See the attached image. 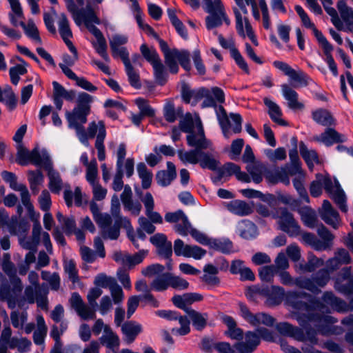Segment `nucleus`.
I'll return each instance as SVG.
<instances>
[{"mask_svg":"<svg viewBox=\"0 0 353 353\" xmlns=\"http://www.w3.org/2000/svg\"><path fill=\"white\" fill-rule=\"evenodd\" d=\"M249 290L254 294L267 297L265 303L268 306L278 305L285 298L287 303L292 308L305 312L308 321L316 323L318 330L323 334H327L323 328L324 325H332L337 322L335 318L330 315L315 313L316 311H323L325 307L319 299L307 292L290 291L285 293L284 288L278 285H272L270 288L253 286Z\"/></svg>","mask_w":353,"mask_h":353,"instance_id":"obj_1","label":"nucleus"},{"mask_svg":"<svg viewBox=\"0 0 353 353\" xmlns=\"http://www.w3.org/2000/svg\"><path fill=\"white\" fill-rule=\"evenodd\" d=\"M30 219L33 222L32 236L26 237L22 236L19 239V245L25 250L35 252L40 243L41 236L43 243L47 251L51 253L52 245L50 241V234L47 232H42V228L39 222V214H36L32 207V210H27Z\"/></svg>","mask_w":353,"mask_h":353,"instance_id":"obj_2","label":"nucleus"},{"mask_svg":"<svg viewBox=\"0 0 353 353\" xmlns=\"http://www.w3.org/2000/svg\"><path fill=\"white\" fill-rule=\"evenodd\" d=\"M102 293L103 291L99 288H91L87 294L88 304H85L79 293L74 292L71 296L70 303L81 319L84 321L93 320L96 319V311L98 306L97 299L101 296Z\"/></svg>","mask_w":353,"mask_h":353,"instance_id":"obj_3","label":"nucleus"},{"mask_svg":"<svg viewBox=\"0 0 353 353\" xmlns=\"http://www.w3.org/2000/svg\"><path fill=\"white\" fill-rule=\"evenodd\" d=\"M77 134L78 139L85 145H88V139L96 137L94 147L97 150L98 159L100 161L105 159L104 141L106 137V128L103 121H92L88 124L87 130L83 127Z\"/></svg>","mask_w":353,"mask_h":353,"instance_id":"obj_4","label":"nucleus"},{"mask_svg":"<svg viewBox=\"0 0 353 353\" xmlns=\"http://www.w3.org/2000/svg\"><path fill=\"white\" fill-rule=\"evenodd\" d=\"M44 169L48 172L49 178L48 188L54 194H59L64 188L63 197L68 207L72 205V192L70 185L68 183L63 184L60 174L53 168L52 161L50 157L44 159Z\"/></svg>","mask_w":353,"mask_h":353,"instance_id":"obj_5","label":"nucleus"},{"mask_svg":"<svg viewBox=\"0 0 353 353\" xmlns=\"http://www.w3.org/2000/svg\"><path fill=\"white\" fill-rule=\"evenodd\" d=\"M330 280V272L326 268H322L310 277L299 276L295 279V285L307 290L313 294L321 292L320 288H324Z\"/></svg>","mask_w":353,"mask_h":353,"instance_id":"obj_6","label":"nucleus"},{"mask_svg":"<svg viewBox=\"0 0 353 353\" xmlns=\"http://www.w3.org/2000/svg\"><path fill=\"white\" fill-rule=\"evenodd\" d=\"M141 200L144 205L145 215L149 220L146 217L141 216L138 222L143 230L152 234L156 229L153 223H162L163 218L159 212L154 211V201L151 193L147 192Z\"/></svg>","mask_w":353,"mask_h":353,"instance_id":"obj_7","label":"nucleus"},{"mask_svg":"<svg viewBox=\"0 0 353 353\" xmlns=\"http://www.w3.org/2000/svg\"><path fill=\"white\" fill-rule=\"evenodd\" d=\"M140 51L144 59L152 65L157 83L163 85L167 81L168 74L157 50L149 48L143 43L140 47Z\"/></svg>","mask_w":353,"mask_h":353,"instance_id":"obj_8","label":"nucleus"},{"mask_svg":"<svg viewBox=\"0 0 353 353\" xmlns=\"http://www.w3.org/2000/svg\"><path fill=\"white\" fill-rule=\"evenodd\" d=\"M279 229L285 232L291 237H296L301 234V228L293 214L286 208H280L277 210Z\"/></svg>","mask_w":353,"mask_h":353,"instance_id":"obj_9","label":"nucleus"},{"mask_svg":"<svg viewBox=\"0 0 353 353\" xmlns=\"http://www.w3.org/2000/svg\"><path fill=\"white\" fill-rule=\"evenodd\" d=\"M12 288L7 285H2L0 288V299L8 302L9 308L15 307L23 290V283L21 279L16 274L10 277Z\"/></svg>","mask_w":353,"mask_h":353,"instance_id":"obj_10","label":"nucleus"},{"mask_svg":"<svg viewBox=\"0 0 353 353\" xmlns=\"http://www.w3.org/2000/svg\"><path fill=\"white\" fill-rule=\"evenodd\" d=\"M17 150L16 162L21 165H27L30 162L37 166L43 165L45 157H50L46 152L40 154L37 148L30 152L22 144H17Z\"/></svg>","mask_w":353,"mask_h":353,"instance_id":"obj_11","label":"nucleus"},{"mask_svg":"<svg viewBox=\"0 0 353 353\" xmlns=\"http://www.w3.org/2000/svg\"><path fill=\"white\" fill-rule=\"evenodd\" d=\"M205 11L210 14L205 18L206 27L208 30L219 27L222 24L223 5L221 0H203Z\"/></svg>","mask_w":353,"mask_h":353,"instance_id":"obj_12","label":"nucleus"},{"mask_svg":"<svg viewBox=\"0 0 353 353\" xmlns=\"http://www.w3.org/2000/svg\"><path fill=\"white\" fill-rule=\"evenodd\" d=\"M203 98H205V99L203 100L201 104V108H205L209 107H214L215 108L216 118L218 119L222 132L224 136L226 138H228L230 120L225 110L221 105L219 106L216 105V103L214 98L212 97V96L210 94V92L209 90H208V94L206 96H204Z\"/></svg>","mask_w":353,"mask_h":353,"instance_id":"obj_13","label":"nucleus"},{"mask_svg":"<svg viewBox=\"0 0 353 353\" xmlns=\"http://www.w3.org/2000/svg\"><path fill=\"white\" fill-rule=\"evenodd\" d=\"M1 176L5 182L9 183L12 190L20 192L21 203L27 210H32L34 206L30 202L28 190L24 184L17 183L15 174L8 171H3Z\"/></svg>","mask_w":353,"mask_h":353,"instance_id":"obj_14","label":"nucleus"},{"mask_svg":"<svg viewBox=\"0 0 353 353\" xmlns=\"http://www.w3.org/2000/svg\"><path fill=\"white\" fill-rule=\"evenodd\" d=\"M239 306L241 316L252 325L259 326L263 324L267 326H272L274 325L275 319L272 316L263 312L253 314L243 303H239Z\"/></svg>","mask_w":353,"mask_h":353,"instance_id":"obj_15","label":"nucleus"},{"mask_svg":"<svg viewBox=\"0 0 353 353\" xmlns=\"http://www.w3.org/2000/svg\"><path fill=\"white\" fill-rule=\"evenodd\" d=\"M174 251L176 256H183L188 258L192 257L196 260L201 259L206 254V250L201 247L185 245L180 239L174 241Z\"/></svg>","mask_w":353,"mask_h":353,"instance_id":"obj_16","label":"nucleus"},{"mask_svg":"<svg viewBox=\"0 0 353 353\" xmlns=\"http://www.w3.org/2000/svg\"><path fill=\"white\" fill-rule=\"evenodd\" d=\"M319 213L321 219L334 229H337L341 225V220L339 214L328 200L323 201Z\"/></svg>","mask_w":353,"mask_h":353,"instance_id":"obj_17","label":"nucleus"},{"mask_svg":"<svg viewBox=\"0 0 353 353\" xmlns=\"http://www.w3.org/2000/svg\"><path fill=\"white\" fill-rule=\"evenodd\" d=\"M334 288L344 294H353V277H351L350 267L343 268L337 275Z\"/></svg>","mask_w":353,"mask_h":353,"instance_id":"obj_18","label":"nucleus"},{"mask_svg":"<svg viewBox=\"0 0 353 353\" xmlns=\"http://www.w3.org/2000/svg\"><path fill=\"white\" fill-rule=\"evenodd\" d=\"M90 112L74 108L72 112H66L65 117L68 122V126L74 128L77 134L80 130L82 131L83 124L87 122V117ZM82 134V132H81Z\"/></svg>","mask_w":353,"mask_h":353,"instance_id":"obj_19","label":"nucleus"},{"mask_svg":"<svg viewBox=\"0 0 353 353\" xmlns=\"http://www.w3.org/2000/svg\"><path fill=\"white\" fill-rule=\"evenodd\" d=\"M243 339L234 345L239 353H252L260 343L259 336L251 331L247 332Z\"/></svg>","mask_w":353,"mask_h":353,"instance_id":"obj_20","label":"nucleus"},{"mask_svg":"<svg viewBox=\"0 0 353 353\" xmlns=\"http://www.w3.org/2000/svg\"><path fill=\"white\" fill-rule=\"evenodd\" d=\"M196 127L198 131L197 133L192 132L187 136V143L188 145L194 147L195 148H199V150H201V151L203 150L210 148L211 142L205 138L204 130L200 121Z\"/></svg>","mask_w":353,"mask_h":353,"instance_id":"obj_21","label":"nucleus"},{"mask_svg":"<svg viewBox=\"0 0 353 353\" xmlns=\"http://www.w3.org/2000/svg\"><path fill=\"white\" fill-rule=\"evenodd\" d=\"M121 200L125 210L132 215L138 216L142 209L141 203L139 201L132 199V191L129 185H125L121 194Z\"/></svg>","mask_w":353,"mask_h":353,"instance_id":"obj_22","label":"nucleus"},{"mask_svg":"<svg viewBox=\"0 0 353 353\" xmlns=\"http://www.w3.org/2000/svg\"><path fill=\"white\" fill-rule=\"evenodd\" d=\"M314 140L329 147L334 143H343L347 140L344 134H340L332 128H327L323 132L314 137Z\"/></svg>","mask_w":353,"mask_h":353,"instance_id":"obj_23","label":"nucleus"},{"mask_svg":"<svg viewBox=\"0 0 353 353\" xmlns=\"http://www.w3.org/2000/svg\"><path fill=\"white\" fill-rule=\"evenodd\" d=\"M72 14L74 20L77 25H80L81 19H83L85 26L89 30L92 26H94L92 23H100L99 19L90 6H87L85 10L79 11L77 9V12Z\"/></svg>","mask_w":353,"mask_h":353,"instance_id":"obj_24","label":"nucleus"},{"mask_svg":"<svg viewBox=\"0 0 353 353\" xmlns=\"http://www.w3.org/2000/svg\"><path fill=\"white\" fill-rule=\"evenodd\" d=\"M123 341L126 344L132 343L137 336L143 332L142 325L137 321H130L121 325Z\"/></svg>","mask_w":353,"mask_h":353,"instance_id":"obj_25","label":"nucleus"},{"mask_svg":"<svg viewBox=\"0 0 353 353\" xmlns=\"http://www.w3.org/2000/svg\"><path fill=\"white\" fill-rule=\"evenodd\" d=\"M234 14H235V18H236V31H237L238 34L240 36L243 37V38H245V35H247L249 37V39L252 41L253 44L255 46H258L259 42L256 39V37L254 33V31L252 30V28L248 19L247 18L244 19L245 28V31H246V34H245L244 32V30H243V19L241 16V14L237 9H235Z\"/></svg>","mask_w":353,"mask_h":353,"instance_id":"obj_26","label":"nucleus"},{"mask_svg":"<svg viewBox=\"0 0 353 353\" xmlns=\"http://www.w3.org/2000/svg\"><path fill=\"white\" fill-rule=\"evenodd\" d=\"M58 27L59 34L71 52L76 53V48L70 40L72 37V33L70 28L69 21L64 14H61L59 21Z\"/></svg>","mask_w":353,"mask_h":353,"instance_id":"obj_27","label":"nucleus"},{"mask_svg":"<svg viewBox=\"0 0 353 353\" xmlns=\"http://www.w3.org/2000/svg\"><path fill=\"white\" fill-rule=\"evenodd\" d=\"M99 341L101 345L111 350L113 353H118L120 339L110 326L105 327V333H103V335L99 338Z\"/></svg>","mask_w":353,"mask_h":353,"instance_id":"obj_28","label":"nucleus"},{"mask_svg":"<svg viewBox=\"0 0 353 353\" xmlns=\"http://www.w3.org/2000/svg\"><path fill=\"white\" fill-rule=\"evenodd\" d=\"M208 94V89L200 88L197 90H191L186 84L181 88V97L185 103H191L195 105L199 101Z\"/></svg>","mask_w":353,"mask_h":353,"instance_id":"obj_29","label":"nucleus"},{"mask_svg":"<svg viewBox=\"0 0 353 353\" xmlns=\"http://www.w3.org/2000/svg\"><path fill=\"white\" fill-rule=\"evenodd\" d=\"M8 230L11 235L17 236L19 238L26 236L30 225L26 220H19L17 216H12L8 222Z\"/></svg>","mask_w":353,"mask_h":353,"instance_id":"obj_30","label":"nucleus"},{"mask_svg":"<svg viewBox=\"0 0 353 353\" xmlns=\"http://www.w3.org/2000/svg\"><path fill=\"white\" fill-rule=\"evenodd\" d=\"M276 328L283 336L294 338L296 341L301 342H303L305 339L304 331L298 327L293 326L289 323H279L276 325Z\"/></svg>","mask_w":353,"mask_h":353,"instance_id":"obj_31","label":"nucleus"},{"mask_svg":"<svg viewBox=\"0 0 353 353\" xmlns=\"http://www.w3.org/2000/svg\"><path fill=\"white\" fill-rule=\"evenodd\" d=\"M281 87L283 96L288 101L289 108L292 110H303L305 108L304 104L299 101V94L294 89L286 83L282 84Z\"/></svg>","mask_w":353,"mask_h":353,"instance_id":"obj_32","label":"nucleus"},{"mask_svg":"<svg viewBox=\"0 0 353 353\" xmlns=\"http://www.w3.org/2000/svg\"><path fill=\"white\" fill-rule=\"evenodd\" d=\"M90 32L95 37L97 41L93 43V46L97 52L106 61H110L107 53V43L101 31L96 26H92Z\"/></svg>","mask_w":353,"mask_h":353,"instance_id":"obj_33","label":"nucleus"},{"mask_svg":"<svg viewBox=\"0 0 353 353\" xmlns=\"http://www.w3.org/2000/svg\"><path fill=\"white\" fill-rule=\"evenodd\" d=\"M226 208L231 213L239 216H248L253 212L252 205L239 199L228 202Z\"/></svg>","mask_w":353,"mask_h":353,"instance_id":"obj_34","label":"nucleus"},{"mask_svg":"<svg viewBox=\"0 0 353 353\" xmlns=\"http://www.w3.org/2000/svg\"><path fill=\"white\" fill-rule=\"evenodd\" d=\"M176 168L174 163L170 161L167 162V170H160L156 174L157 183L163 187L169 185L176 178Z\"/></svg>","mask_w":353,"mask_h":353,"instance_id":"obj_35","label":"nucleus"},{"mask_svg":"<svg viewBox=\"0 0 353 353\" xmlns=\"http://www.w3.org/2000/svg\"><path fill=\"white\" fill-rule=\"evenodd\" d=\"M222 322L228 327L225 334L232 339L240 341L243 339V330L236 326L235 320L230 316L223 315L221 316Z\"/></svg>","mask_w":353,"mask_h":353,"instance_id":"obj_36","label":"nucleus"},{"mask_svg":"<svg viewBox=\"0 0 353 353\" xmlns=\"http://www.w3.org/2000/svg\"><path fill=\"white\" fill-rule=\"evenodd\" d=\"M312 119L323 126H332L336 125V120L331 112L327 109L319 108L312 112Z\"/></svg>","mask_w":353,"mask_h":353,"instance_id":"obj_37","label":"nucleus"},{"mask_svg":"<svg viewBox=\"0 0 353 353\" xmlns=\"http://www.w3.org/2000/svg\"><path fill=\"white\" fill-rule=\"evenodd\" d=\"M322 301L339 312H347L349 309L347 303L336 297L332 292H325L322 296Z\"/></svg>","mask_w":353,"mask_h":353,"instance_id":"obj_38","label":"nucleus"},{"mask_svg":"<svg viewBox=\"0 0 353 353\" xmlns=\"http://www.w3.org/2000/svg\"><path fill=\"white\" fill-rule=\"evenodd\" d=\"M45 288L27 285L24 290L23 295L19 299L17 305L19 307H22L26 303L28 304L34 303L39 296V292L44 290Z\"/></svg>","mask_w":353,"mask_h":353,"instance_id":"obj_39","label":"nucleus"},{"mask_svg":"<svg viewBox=\"0 0 353 353\" xmlns=\"http://www.w3.org/2000/svg\"><path fill=\"white\" fill-rule=\"evenodd\" d=\"M303 224L310 228H314L317 225L318 219L316 212L310 207L304 206L297 210Z\"/></svg>","mask_w":353,"mask_h":353,"instance_id":"obj_40","label":"nucleus"},{"mask_svg":"<svg viewBox=\"0 0 353 353\" xmlns=\"http://www.w3.org/2000/svg\"><path fill=\"white\" fill-rule=\"evenodd\" d=\"M263 102L268 108V114L271 119L280 125H287L286 121L281 119L282 112L280 107L268 98H264Z\"/></svg>","mask_w":353,"mask_h":353,"instance_id":"obj_41","label":"nucleus"},{"mask_svg":"<svg viewBox=\"0 0 353 353\" xmlns=\"http://www.w3.org/2000/svg\"><path fill=\"white\" fill-rule=\"evenodd\" d=\"M8 1L12 9V12H10L8 14L10 23L17 27L19 26L20 21L24 19L22 8L19 0Z\"/></svg>","mask_w":353,"mask_h":353,"instance_id":"obj_42","label":"nucleus"},{"mask_svg":"<svg viewBox=\"0 0 353 353\" xmlns=\"http://www.w3.org/2000/svg\"><path fill=\"white\" fill-rule=\"evenodd\" d=\"M37 327L33 333V341L36 345H41L44 343L45 337L47 334L48 327L42 316L37 318Z\"/></svg>","mask_w":353,"mask_h":353,"instance_id":"obj_43","label":"nucleus"},{"mask_svg":"<svg viewBox=\"0 0 353 353\" xmlns=\"http://www.w3.org/2000/svg\"><path fill=\"white\" fill-rule=\"evenodd\" d=\"M210 247L223 254H230L234 252L233 243L228 239H212Z\"/></svg>","mask_w":353,"mask_h":353,"instance_id":"obj_44","label":"nucleus"},{"mask_svg":"<svg viewBox=\"0 0 353 353\" xmlns=\"http://www.w3.org/2000/svg\"><path fill=\"white\" fill-rule=\"evenodd\" d=\"M201 150L199 148H194L188 151L179 150L177 154L179 159L183 163L196 164L199 161Z\"/></svg>","mask_w":353,"mask_h":353,"instance_id":"obj_45","label":"nucleus"},{"mask_svg":"<svg viewBox=\"0 0 353 353\" xmlns=\"http://www.w3.org/2000/svg\"><path fill=\"white\" fill-rule=\"evenodd\" d=\"M300 154L303 159L305 161L310 169L314 166V163H319V156L314 150H309L303 142H301L299 145Z\"/></svg>","mask_w":353,"mask_h":353,"instance_id":"obj_46","label":"nucleus"},{"mask_svg":"<svg viewBox=\"0 0 353 353\" xmlns=\"http://www.w3.org/2000/svg\"><path fill=\"white\" fill-rule=\"evenodd\" d=\"M187 314L191 319L193 326L197 330H202L206 326L208 319V314L207 313H201L190 309Z\"/></svg>","mask_w":353,"mask_h":353,"instance_id":"obj_47","label":"nucleus"},{"mask_svg":"<svg viewBox=\"0 0 353 353\" xmlns=\"http://www.w3.org/2000/svg\"><path fill=\"white\" fill-rule=\"evenodd\" d=\"M57 221L61 224L62 228L66 235L73 234L76 228V221L74 216H64L63 214L58 212L56 214Z\"/></svg>","mask_w":353,"mask_h":353,"instance_id":"obj_48","label":"nucleus"},{"mask_svg":"<svg viewBox=\"0 0 353 353\" xmlns=\"http://www.w3.org/2000/svg\"><path fill=\"white\" fill-rule=\"evenodd\" d=\"M202 168H207L212 171L218 170L219 161L211 153L201 151L199 161Z\"/></svg>","mask_w":353,"mask_h":353,"instance_id":"obj_49","label":"nucleus"},{"mask_svg":"<svg viewBox=\"0 0 353 353\" xmlns=\"http://www.w3.org/2000/svg\"><path fill=\"white\" fill-rule=\"evenodd\" d=\"M137 170L139 178L141 179V186L143 189L150 187L152 180V172L150 171L144 163H139Z\"/></svg>","mask_w":353,"mask_h":353,"instance_id":"obj_50","label":"nucleus"},{"mask_svg":"<svg viewBox=\"0 0 353 353\" xmlns=\"http://www.w3.org/2000/svg\"><path fill=\"white\" fill-rule=\"evenodd\" d=\"M214 264H206L203 268V272L217 274L219 271L226 272L229 268V263L224 257L216 258L214 260Z\"/></svg>","mask_w":353,"mask_h":353,"instance_id":"obj_51","label":"nucleus"},{"mask_svg":"<svg viewBox=\"0 0 353 353\" xmlns=\"http://www.w3.org/2000/svg\"><path fill=\"white\" fill-rule=\"evenodd\" d=\"M170 273L166 272L157 276L151 283L150 287L152 290L161 292L167 290L170 285Z\"/></svg>","mask_w":353,"mask_h":353,"instance_id":"obj_52","label":"nucleus"},{"mask_svg":"<svg viewBox=\"0 0 353 353\" xmlns=\"http://www.w3.org/2000/svg\"><path fill=\"white\" fill-rule=\"evenodd\" d=\"M43 180L44 176L40 170L28 172V181L34 194H38L39 191V185L43 182Z\"/></svg>","mask_w":353,"mask_h":353,"instance_id":"obj_53","label":"nucleus"},{"mask_svg":"<svg viewBox=\"0 0 353 353\" xmlns=\"http://www.w3.org/2000/svg\"><path fill=\"white\" fill-rule=\"evenodd\" d=\"M341 21L345 23L353 22V8L347 5L344 0H339L336 5Z\"/></svg>","mask_w":353,"mask_h":353,"instance_id":"obj_54","label":"nucleus"},{"mask_svg":"<svg viewBox=\"0 0 353 353\" xmlns=\"http://www.w3.org/2000/svg\"><path fill=\"white\" fill-rule=\"evenodd\" d=\"M173 55L185 70L190 71L191 70L190 54L188 50H179L176 48H174Z\"/></svg>","mask_w":353,"mask_h":353,"instance_id":"obj_55","label":"nucleus"},{"mask_svg":"<svg viewBox=\"0 0 353 353\" xmlns=\"http://www.w3.org/2000/svg\"><path fill=\"white\" fill-rule=\"evenodd\" d=\"M19 26L23 29L26 34L28 37L39 43H41V39L39 37L38 29L32 20H29L27 24L21 21L19 23Z\"/></svg>","mask_w":353,"mask_h":353,"instance_id":"obj_56","label":"nucleus"},{"mask_svg":"<svg viewBox=\"0 0 353 353\" xmlns=\"http://www.w3.org/2000/svg\"><path fill=\"white\" fill-rule=\"evenodd\" d=\"M94 101V97L87 92H80L77 97V105L75 108L90 112L91 103Z\"/></svg>","mask_w":353,"mask_h":353,"instance_id":"obj_57","label":"nucleus"},{"mask_svg":"<svg viewBox=\"0 0 353 353\" xmlns=\"http://www.w3.org/2000/svg\"><path fill=\"white\" fill-rule=\"evenodd\" d=\"M278 272L274 265L263 266L259 270V276L261 281L272 283L275 274Z\"/></svg>","mask_w":353,"mask_h":353,"instance_id":"obj_58","label":"nucleus"},{"mask_svg":"<svg viewBox=\"0 0 353 353\" xmlns=\"http://www.w3.org/2000/svg\"><path fill=\"white\" fill-rule=\"evenodd\" d=\"M330 196L334 200L342 212H347V206L346 205L347 198L341 188L336 189V192L330 195Z\"/></svg>","mask_w":353,"mask_h":353,"instance_id":"obj_59","label":"nucleus"},{"mask_svg":"<svg viewBox=\"0 0 353 353\" xmlns=\"http://www.w3.org/2000/svg\"><path fill=\"white\" fill-rule=\"evenodd\" d=\"M240 170V167L234 163H227L223 167L219 168L217 170L218 179H221L225 176L236 175Z\"/></svg>","mask_w":353,"mask_h":353,"instance_id":"obj_60","label":"nucleus"},{"mask_svg":"<svg viewBox=\"0 0 353 353\" xmlns=\"http://www.w3.org/2000/svg\"><path fill=\"white\" fill-rule=\"evenodd\" d=\"M28 314L26 312L12 311L10 313V320L12 325L15 328L22 329L23 325L27 321Z\"/></svg>","mask_w":353,"mask_h":353,"instance_id":"obj_61","label":"nucleus"},{"mask_svg":"<svg viewBox=\"0 0 353 353\" xmlns=\"http://www.w3.org/2000/svg\"><path fill=\"white\" fill-rule=\"evenodd\" d=\"M1 268L4 273L9 277L16 274L17 270L14 264L11 261V256L9 253H4L3 254Z\"/></svg>","mask_w":353,"mask_h":353,"instance_id":"obj_62","label":"nucleus"},{"mask_svg":"<svg viewBox=\"0 0 353 353\" xmlns=\"http://www.w3.org/2000/svg\"><path fill=\"white\" fill-rule=\"evenodd\" d=\"M124 66L130 84L134 88H139L141 83L139 72L134 68L131 63Z\"/></svg>","mask_w":353,"mask_h":353,"instance_id":"obj_63","label":"nucleus"},{"mask_svg":"<svg viewBox=\"0 0 353 353\" xmlns=\"http://www.w3.org/2000/svg\"><path fill=\"white\" fill-rule=\"evenodd\" d=\"M288 77H289L292 81L299 83L301 85L306 86L308 84L307 80L309 79V77L301 70H296L292 68L289 72Z\"/></svg>","mask_w":353,"mask_h":353,"instance_id":"obj_64","label":"nucleus"}]
</instances>
